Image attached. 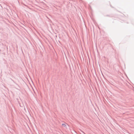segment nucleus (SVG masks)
I'll use <instances>...</instances> for the list:
<instances>
[{
    "instance_id": "f257e3e1",
    "label": "nucleus",
    "mask_w": 134,
    "mask_h": 134,
    "mask_svg": "<svg viewBox=\"0 0 134 134\" xmlns=\"http://www.w3.org/2000/svg\"><path fill=\"white\" fill-rule=\"evenodd\" d=\"M62 125H65V124H62Z\"/></svg>"
}]
</instances>
